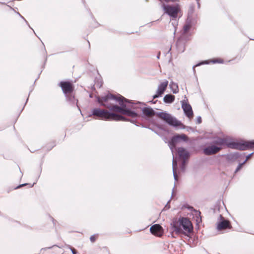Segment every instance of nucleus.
Wrapping results in <instances>:
<instances>
[{"label":"nucleus","instance_id":"nucleus-1","mask_svg":"<svg viewBox=\"0 0 254 254\" xmlns=\"http://www.w3.org/2000/svg\"><path fill=\"white\" fill-rule=\"evenodd\" d=\"M170 231L172 237L176 238L174 235L180 236L184 234L188 236V234L193 231V226L187 217H181L178 219L175 218L172 220L170 224Z\"/></svg>","mask_w":254,"mask_h":254},{"label":"nucleus","instance_id":"nucleus-2","mask_svg":"<svg viewBox=\"0 0 254 254\" xmlns=\"http://www.w3.org/2000/svg\"><path fill=\"white\" fill-rule=\"evenodd\" d=\"M143 116L144 117H152L156 115L169 126L173 127H180L181 129H184L185 126L179 121H178L175 117L172 116L166 112H156L150 107H143L141 109Z\"/></svg>","mask_w":254,"mask_h":254},{"label":"nucleus","instance_id":"nucleus-3","mask_svg":"<svg viewBox=\"0 0 254 254\" xmlns=\"http://www.w3.org/2000/svg\"><path fill=\"white\" fill-rule=\"evenodd\" d=\"M213 143L216 144L215 146L222 147V146L226 145L229 148L242 151L254 147V140L240 142L228 141L226 138L217 137Z\"/></svg>","mask_w":254,"mask_h":254},{"label":"nucleus","instance_id":"nucleus-4","mask_svg":"<svg viewBox=\"0 0 254 254\" xmlns=\"http://www.w3.org/2000/svg\"><path fill=\"white\" fill-rule=\"evenodd\" d=\"M89 116H93L94 119L105 121L115 120L119 121L126 120V119L123 115L100 108L93 109L91 111V114Z\"/></svg>","mask_w":254,"mask_h":254},{"label":"nucleus","instance_id":"nucleus-5","mask_svg":"<svg viewBox=\"0 0 254 254\" xmlns=\"http://www.w3.org/2000/svg\"><path fill=\"white\" fill-rule=\"evenodd\" d=\"M118 96L108 93L105 95L98 96L96 97L98 102L102 106L110 109L112 105L116 103Z\"/></svg>","mask_w":254,"mask_h":254},{"label":"nucleus","instance_id":"nucleus-6","mask_svg":"<svg viewBox=\"0 0 254 254\" xmlns=\"http://www.w3.org/2000/svg\"><path fill=\"white\" fill-rule=\"evenodd\" d=\"M118 102L120 106L114 104L112 105L111 107L109 109L110 111L116 112L117 113H122L123 114L125 107H126L127 104H131V101L127 99H126L123 96L119 94L116 103Z\"/></svg>","mask_w":254,"mask_h":254},{"label":"nucleus","instance_id":"nucleus-7","mask_svg":"<svg viewBox=\"0 0 254 254\" xmlns=\"http://www.w3.org/2000/svg\"><path fill=\"white\" fill-rule=\"evenodd\" d=\"M165 12L173 18H176L180 9L178 4L175 5H163Z\"/></svg>","mask_w":254,"mask_h":254},{"label":"nucleus","instance_id":"nucleus-8","mask_svg":"<svg viewBox=\"0 0 254 254\" xmlns=\"http://www.w3.org/2000/svg\"><path fill=\"white\" fill-rule=\"evenodd\" d=\"M59 86L62 88L64 95L73 92L74 87L70 81H61L59 83Z\"/></svg>","mask_w":254,"mask_h":254},{"label":"nucleus","instance_id":"nucleus-9","mask_svg":"<svg viewBox=\"0 0 254 254\" xmlns=\"http://www.w3.org/2000/svg\"><path fill=\"white\" fill-rule=\"evenodd\" d=\"M219 221L217 225V229L218 230L221 231L231 228L230 221L225 219L221 214L219 215Z\"/></svg>","mask_w":254,"mask_h":254},{"label":"nucleus","instance_id":"nucleus-10","mask_svg":"<svg viewBox=\"0 0 254 254\" xmlns=\"http://www.w3.org/2000/svg\"><path fill=\"white\" fill-rule=\"evenodd\" d=\"M65 97L66 102L72 107H77L78 110H80V108L78 106V100L75 97V94L74 92L68 94L66 95H64Z\"/></svg>","mask_w":254,"mask_h":254},{"label":"nucleus","instance_id":"nucleus-11","mask_svg":"<svg viewBox=\"0 0 254 254\" xmlns=\"http://www.w3.org/2000/svg\"><path fill=\"white\" fill-rule=\"evenodd\" d=\"M222 148V147L212 145L205 147L203 149V152L206 155H211L218 153Z\"/></svg>","mask_w":254,"mask_h":254},{"label":"nucleus","instance_id":"nucleus-12","mask_svg":"<svg viewBox=\"0 0 254 254\" xmlns=\"http://www.w3.org/2000/svg\"><path fill=\"white\" fill-rule=\"evenodd\" d=\"M151 233L157 237H161L163 234V229L159 224L152 225L150 228Z\"/></svg>","mask_w":254,"mask_h":254},{"label":"nucleus","instance_id":"nucleus-13","mask_svg":"<svg viewBox=\"0 0 254 254\" xmlns=\"http://www.w3.org/2000/svg\"><path fill=\"white\" fill-rule=\"evenodd\" d=\"M181 102L182 108L186 115L189 118L192 117L193 116V112L191 106L189 104L187 103L184 100L182 101Z\"/></svg>","mask_w":254,"mask_h":254},{"label":"nucleus","instance_id":"nucleus-14","mask_svg":"<svg viewBox=\"0 0 254 254\" xmlns=\"http://www.w3.org/2000/svg\"><path fill=\"white\" fill-rule=\"evenodd\" d=\"M130 104L131 105H128L127 104L126 107L125 108L123 114L132 118L139 116L136 112L131 110L130 108L134 109L135 107L133 106L132 103Z\"/></svg>","mask_w":254,"mask_h":254},{"label":"nucleus","instance_id":"nucleus-15","mask_svg":"<svg viewBox=\"0 0 254 254\" xmlns=\"http://www.w3.org/2000/svg\"><path fill=\"white\" fill-rule=\"evenodd\" d=\"M177 153L179 158L183 159V160L188 159L190 156L189 151L183 147H178L177 149Z\"/></svg>","mask_w":254,"mask_h":254},{"label":"nucleus","instance_id":"nucleus-16","mask_svg":"<svg viewBox=\"0 0 254 254\" xmlns=\"http://www.w3.org/2000/svg\"><path fill=\"white\" fill-rule=\"evenodd\" d=\"M241 155L238 152L228 154L226 156V159L229 162H234L238 158H240Z\"/></svg>","mask_w":254,"mask_h":254},{"label":"nucleus","instance_id":"nucleus-17","mask_svg":"<svg viewBox=\"0 0 254 254\" xmlns=\"http://www.w3.org/2000/svg\"><path fill=\"white\" fill-rule=\"evenodd\" d=\"M179 141L178 139V137L177 135V134L175 135L174 136H172L170 140L168 142V145L169 146V147L170 149L173 152V150L174 148H175L178 142Z\"/></svg>","mask_w":254,"mask_h":254},{"label":"nucleus","instance_id":"nucleus-18","mask_svg":"<svg viewBox=\"0 0 254 254\" xmlns=\"http://www.w3.org/2000/svg\"><path fill=\"white\" fill-rule=\"evenodd\" d=\"M168 81L167 80H165L158 85L157 91L159 93V95H162L163 94L168 86Z\"/></svg>","mask_w":254,"mask_h":254},{"label":"nucleus","instance_id":"nucleus-19","mask_svg":"<svg viewBox=\"0 0 254 254\" xmlns=\"http://www.w3.org/2000/svg\"><path fill=\"white\" fill-rule=\"evenodd\" d=\"M177 168V161L176 158L174 157V155L173 156V161H172V169H173V173L174 178L175 181L178 180V176L176 172V169Z\"/></svg>","mask_w":254,"mask_h":254},{"label":"nucleus","instance_id":"nucleus-20","mask_svg":"<svg viewBox=\"0 0 254 254\" xmlns=\"http://www.w3.org/2000/svg\"><path fill=\"white\" fill-rule=\"evenodd\" d=\"M192 19L187 18L186 23L183 27V33H187L193 26L192 25Z\"/></svg>","mask_w":254,"mask_h":254},{"label":"nucleus","instance_id":"nucleus-21","mask_svg":"<svg viewBox=\"0 0 254 254\" xmlns=\"http://www.w3.org/2000/svg\"><path fill=\"white\" fill-rule=\"evenodd\" d=\"M175 98V97L174 95L172 94H167L164 96L163 101L165 103L170 104L174 101Z\"/></svg>","mask_w":254,"mask_h":254},{"label":"nucleus","instance_id":"nucleus-22","mask_svg":"<svg viewBox=\"0 0 254 254\" xmlns=\"http://www.w3.org/2000/svg\"><path fill=\"white\" fill-rule=\"evenodd\" d=\"M176 47L178 53H182L185 51L184 44L180 41H178L176 43Z\"/></svg>","mask_w":254,"mask_h":254},{"label":"nucleus","instance_id":"nucleus-23","mask_svg":"<svg viewBox=\"0 0 254 254\" xmlns=\"http://www.w3.org/2000/svg\"><path fill=\"white\" fill-rule=\"evenodd\" d=\"M170 87L174 94H176L179 92L178 86L176 83L171 81L170 83Z\"/></svg>","mask_w":254,"mask_h":254},{"label":"nucleus","instance_id":"nucleus-24","mask_svg":"<svg viewBox=\"0 0 254 254\" xmlns=\"http://www.w3.org/2000/svg\"><path fill=\"white\" fill-rule=\"evenodd\" d=\"M194 11V4H191L190 5L189 9L188 11V18H192V14L193 13V12Z\"/></svg>","mask_w":254,"mask_h":254},{"label":"nucleus","instance_id":"nucleus-25","mask_svg":"<svg viewBox=\"0 0 254 254\" xmlns=\"http://www.w3.org/2000/svg\"><path fill=\"white\" fill-rule=\"evenodd\" d=\"M177 135L178 137L179 140H182L184 141L187 142L188 141V137L185 134H178Z\"/></svg>","mask_w":254,"mask_h":254},{"label":"nucleus","instance_id":"nucleus-26","mask_svg":"<svg viewBox=\"0 0 254 254\" xmlns=\"http://www.w3.org/2000/svg\"><path fill=\"white\" fill-rule=\"evenodd\" d=\"M34 184H35V183H34L32 185H31V184H28V183H25V184H21V185H19L17 187H16L15 188V189H19L20 188H21L22 187L25 186H27V185H29L30 188H32V187H33L34 186Z\"/></svg>","mask_w":254,"mask_h":254},{"label":"nucleus","instance_id":"nucleus-27","mask_svg":"<svg viewBox=\"0 0 254 254\" xmlns=\"http://www.w3.org/2000/svg\"><path fill=\"white\" fill-rule=\"evenodd\" d=\"M246 161H244L243 162L241 163H239L238 166H237V168L236 169L235 171V173H236L238 172L242 167V166L245 164Z\"/></svg>","mask_w":254,"mask_h":254},{"label":"nucleus","instance_id":"nucleus-28","mask_svg":"<svg viewBox=\"0 0 254 254\" xmlns=\"http://www.w3.org/2000/svg\"><path fill=\"white\" fill-rule=\"evenodd\" d=\"M211 62L213 64L223 63V60L222 59H214L211 60Z\"/></svg>","mask_w":254,"mask_h":254},{"label":"nucleus","instance_id":"nucleus-29","mask_svg":"<svg viewBox=\"0 0 254 254\" xmlns=\"http://www.w3.org/2000/svg\"><path fill=\"white\" fill-rule=\"evenodd\" d=\"M208 63L207 61H204V62H200V63H198V64L193 66L192 68L193 69L194 72H195V69H194L195 67L200 65L204 64H208Z\"/></svg>","mask_w":254,"mask_h":254},{"label":"nucleus","instance_id":"nucleus-30","mask_svg":"<svg viewBox=\"0 0 254 254\" xmlns=\"http://www.w3.org/2000/svg\"><path fill=\"white\" fill-rule=\"evenodd\" d=\"M186 160H183L181 166V168L182 170H184L185 169V166H186Z\"/></svg>","mask_w":254,"mask_h":254},{"label":"nucleus","instance_id":"nucleus-31","mask_svg":"<svg viewBox=\"0 0 254 254\" xmlns=\"http://www.w3.org/2000/svg\"><path fill=\"white\" fill-rule=\"evenodd\" d=\"M202 122V120H201V118L200 116H198L197 117V119H196V123L197 124H201Z\"/></svg>","mask_w":254,"mask_h":254},{"label":"nucleus","instance_id":"nucleus-32","mask_svg":"<svg viewBox=\"0 0 254 254\" xmlns=\"http://www.w3.org/2000/svg\"><path fill=\"white\" fill-rule=\"evenodd\" d=\"M125 118L126 119V120H125V121H129L131 123L134 124L136 126H138V125L136 124V122L134 120H130L126 117H125Z\"/></svg>","mask_w":254,"mask_h":254},{"label":"nucleus","instance_id":"nucleus-33","mask_svg":"<svg viewBox=\"0 0 254 254\" xmlns=\"http://www.w3.org/2000/svg\"><path fill=\"white\" fill-rule=\"evenodd\" d=\"M90 240L91 242H92V243L94 242L96 240V238H95V235H92L90 238Z\"/></svg>","mask_w":254,"mask_h":254},{"label":"nucleus","instance_id":"nucleus-34","mask_svg":"<svg viewBox=\"0 0 254 254\" xmlns=\"http://www.w3.org/2000/svg\"><path fill=\"white\" fill-rule=\"evenodd\" d=\"M254 154V152H252L249 154H248L247 156H246V159H245V161H246V162L247 161V160L253 155V154Z\"/></svg>","mask_w":254,"mask_h":254},{"label":"nucleus","instance_id":"nucleus-35","mask_svg":"<svg viewBox=\"0 0 254 254\" xmlns=\"http://www.w3.org/2000/svg\"><path fill=\"white\" fill-rule=\"evenodd\" d=\"M161 96V95H159V93L157 91L156 94H155V95H154L153 96V98L155 99V98H158L159 97H160Z\"/></svg>","mask_w":254,"mask_h":254},{"label":"nucleus","instance_id":"nucleus-36","mask_svg":"<svg viewBox=\"0 0 254 254\" xmlns=\"http://www.w3.org/2000/svg\"><path fill=\"white\" fill-rule=\"evenodd\" d=\"M69 248H70L72 254H76V251L74 248H72L71 247H70Z\"/></svg>","mask_w":254,"mask_h":254},{"label":"nucleus","instance_id":"nucleus-37","mask_svg":"<svg viewBox=\"0 0 254 254\" xmlns=\"http://www.w3.org/2000/svg\"><path fill=\"white\" fill-rule=\"evenodd\" d=\"M55 246H57V245H53V246L52 247H47V248H42L41 249V251H42V250H46L47 249H51L52 248L54 247H55Z\"/></svg>","mask_w":254,"mask_h":254},{"label":"nucleus","instance_id":"nucleus-38","mask_svg":"<svg viewBox=\"0 0 254 254\" xmlns=\"http://www.w3.org/2000/svg\"><path fill=\"white\" fill-rule=\"evenodd\" d=\"M17 14H18V15L21 17L25 21V22L27 24H28V22L26 21V20L23 17V16H22L19 12H17Z\"/></svg>","mask_w":254,"mask_h":254},{"label":"nucleus","instance_id":"nucleus-39","mask_svg":"<svg viewBox=\"0 0 254 254\" xmlns=\"http://www.w3.org/2000/svg\"><path fill=\"white\" fill-rule=\"evenodd\" d=\"M196 212V215L198 214L199 216L200 215V212L199 211H196L194 210Z\"/></svg>","mask_w":254,"mask_h":254},{"label":"nucleus","instance_id":"nucleus-40","mask_svg":"<svg viewBox=\"0 0 254 254\" xmlns=\"http://www.w3.org/2000/svg\"><path fill=\"white\" fill-rule=\"evenodd\" d=\"M196 2H197V4L198 8H200L199 0H198V1H196Z\"/></svg>","mask_w":254,"mask_h":254},{"label":"nucleus","instance_id":"nucleus-41","mask_svg":"<svg viewBox=\"0 0 254 254\" xmlns=\"http://www.w3.org/2000/svg\"><path fill=\"white\" fill-rule=\"evenodd\" d=\"M42 172V169L41 168H40L39 169V172H38V177H39L40 175V174Z\"/></svg>","mask_w":254,"mask_h":254},{"label":"nucleus","instance_id":"nucleus-42","mask_svg":"<svg viewBox=\"0 0 254 254\" xmlns=\"http://www.w3.org/2000/svg\"><path fill=\"white\" fill-rule=\"evenodd\" d=\"M160 54H161V53H160V52H159L158 53V54L157 56V59H159L160 58Z\"/></svg>","mask_w":254,"mask_h":254},{"label":"nucleus","instance_id":"nucleus-43","mask_svg":"<svg viewBox=\"0 0 254 254\" xmlns=\"http://www.w3.org/2000/svg\"><path fill=\"white\" fill-rule=\"evenodd\" d=\"M157 101V100H156L155 101H153V100H152V101H150L149 102L155 104L156 103Z\"/></svg>","mask_w":254,"mask_h":254},{"label":"nucleus","instance_id":"nucleus-44","mask_svg":"<svg viewBox=\"0 0 254 254\" xmlns=\"http://www.w3.org/2000/svg\"><path fill=\"white\" fill-rule=\"evenodd\" d=\"M52 220H53V222L54 224L55 225V221H56L53 219V218H52Z\"/></svg>","mask_w":254,"mask_h":254},{"label":"nucleus","instance_id":"nucleus-45","mask_svg":"<svg viewBox=\"0 0 254 254\" xmlns=\"http://www.w3.org/2000/svg\"><path fill=\"white\" fill-rule=\"evenodd\" d=\"M138 103L139 104H142V105H145L144 103L139 102H138Z\"/></svg>","mask_w":254,"mask_h":254},{"label":"nucleus","instance_id":"nucleus-46","mask_svg":"<svg viewBox=\"0 0 254 254\" xmlns=\"http://www.w3.org/2000/svg\"><path fill=\"white\" fill-rule=\"evenodd\" d=\"M189 209H193V208L192 207H190L189 208H188Z\"/></svg>","mask_w":254,"mask_h":254},{"label":"nucleus","instance_id":"nucleus-47","mask_svg":"<svg viewBox=\"0 0 254 254\" xmlns=\"http://www.w3.org/2000/svg\"><path fill=\"white\" fill-rule=\"evenodd\" d=\"M28 25V26L32 29V30L33 31V29H32L29 24H27Z\"/></svg>","mask_w":254,"mask_h":254},{"label":"nucleus","instance_id":"nucleus-48","mask_svg":"<svg viewBox=\"0 0 254 254\" xmlns=\"http://www.w3.org/2000/svg\"><path fill=\"white\" fill-rule=\"evenodd\" d=\"M173 193H174V192H173H173H172V196H173Z\"/></svg>","mask_w":254,"mask_h":254},{"label":"nucleus","instance_id":"nucleus-49","mask_svg":"<svg viewBox=\"0 0 254 254\" xmlns=\"http://www.w3.org/2000/svg\"><path fill=\"white\" fill-rule=\"evenodd\" d=\"M168 206V203L165 205V207Z\"/></svg>","mask_w":254,"mask_h":254},{"label":"nucleus","instance_id":"nucleus-50","mask_svg":"<svg viewBox=\"0 0 254 254\" xmlns=\"http://www.w3.org/2000/svg\"><path fill=\"white\" fill-rule=\"evenodd\" d=\"M168 206V203L165 205V207Z\"/></svg>","mask_w":254,"mask_h":254},{"label":"nucleus","instance_id":"nucleus-51","mask_svg":"<svg viewBox=\"0 0 254 254\" xmlns=\"http://www.w3.org/2000/svg\"><path fill=\"white\" fill-rule=\"evenodd\" d=\"M171 50V48H170L169 52Z\"/></svg>","mask_w":254,"mask_h":254},{"label":"nucleus","instance_id":"nucleus-52","mask_svg":"<svg viewBox=\"0 0 254 254\" xmlns=\"http://www.w3.org/2000/svg\"><path fill=\"white\" fill-rule=\"evenodd\" d=\"M28 100V98L27 99L26 102H27Z\"/></svg>","mask_w":254,"mask_h":254},{"label":"nucleus","instance_id":"nucleus-53","mask_svg":"<svg viewBox=\"0 0 254 254\" xmlns=\"http://www.w3.org/2000/svg\"><path fill=\"white\" fill-rule=\"evenodd\" d=\"M196 1H198V0H196Z\"/></svg>","mask_w":254,"mask_h":254}]
</instances>
